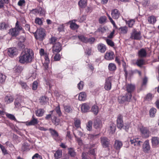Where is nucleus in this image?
<instances>
[{"instance_id":"nucleus-60","label":"nucleus","mask_w":159,"mask_h":159,"mask_svg":"<svg viewBox=\"0 0 159 159\" xmlns=\"http://www.w3.org/2000/svg\"><path fill=\"white\" fill-rule=\"evenodd\" d=\"M106 42L107 43V44L111 47H113L114 46V43L111 40L107 39L106 40Z\"/></svg>"},{"instance_id":"nucleus-27","label":"nucleus","mask_w":159,"mask_h":159,"mask_svg":"<svg viewBox=\"0 0 159 159\" xmlns=\"http://www.w3.org/2000/svg\"><path fill=\"white\" fill-rule=\"evenodd\" d=\"M48 99L46 96H42L39 99L40 103L41 105H44L48 102Z\"/></svg>"},{"instance_id":"nucleus-10","label":"nucleus","mask_w":159,"mask_h":159,"mask_svg":"<svg viewBox=\"0 0 159 159\" xmlns=\"http://www.w3.org/2000/svg\"><path fill=\"white\" fill-rule=\"evenodd\" d=\"M111 15L114 19H117L120 16V13L117 9H115L111 10Z\"/></svg>"},{"instance_id":"nucleus-57","label":"nucleus","mask_w":159,"mask_h":159,"mask_svg":"<svg viewBox=\"0 0 159 159\" xmlns=\"http://www.w3.org/2000/svg\"><path fill=\"white\" fill-rule=\"evenodd\" d=\"M135 20L134 19H131L127 21V23L129 27H132L135 23Z\"/></svg>"},{"instance_id":"nucleus-11","label":"nucleus","mask_w":159,"mask_h":159,"mask_svg":"<svg viewBox=\"0 0 159 159\" xmlns=\"http://www.w3.org/2000/svg\"><path fill=\"white\" fill-rule=\"evenodd\" d=\"M49 131L53 138L55 140L58 141L59 139V135L58 133L55 130L52 128H50Z\"/></svg>"},{"instance_id":"nucleus-41","label":"nucleus","mask_w":159,"mask_h":159,"mask_svg":"<svg viewBox=\"0 0 159 159\" xmlns=\"http://www.w3.org/2000/svg\"><path fill=\"white\" fill-rule=\"evenodd\" d=\"M64 108L65 111L68 113H71L72 111V108L69 105L64 106Z\"/></svg>"},{"instance_id":"nucleus-19","label":"nucleus","mask_w":159,"mask_h":159,"mask_svg":"<svg viewBox=\"0 0 159 159\" xmlns=\"http://www.w3.org/2000/svg\"><path fill=\"white\" fill-rule=\"evenodd\" d=\"M97 48L98 51L102 53L104 52L106 50V46L102 43H100L98 45Z\"/></svg>"},{"instance_id":"nucleus-24","label":"nucleus","mask_w":159,"mask_h":159,"mask_svg":"<svg viewBox=\"0 0 159 159\" xmlns=\"http://www.w3.org/2000/svg\"><path fill=\"white\" fill-rule=\"evenodd\" d=\"M122 143L121 141L116 140L114 144V148L117 150L120 149L122 147Z\"/></svg>"},{"instance_id":"nucleus-25","label":"nucleus","mask_w":159,"mask_h":159,"mask_svg":"<svg viewBox=\"0 0 159 159\" xmlns=\"http://www.w3.org/2000/svg\"><path fill=\"white\" fill-rule=\"evenodd\" d=\"M9 34L12 36H16L19 34V32L15 28L11 29L9 30Z\"/></svg>"},{"instance_id":"nucleus-9","label":"nucleus","mask_w":159,"mask_h":159,"mask_svg":"<svg viewBox=\"0 0 159 159\" xmlns=\"http://www.w3.org/2000/svg\"><path fill=\"white\" fill-rule=\"evenodd\" d=\"M111 77L106 79L104 86L105 89L107 90H110L111 88Z\"/></svg>"},{"instance_id":"nucleus-52","label":"nucleus","mask_w":159,"mask_h":159,"mask_svg":"<svg viewBox=\"0 0 159 159\" xmlns=\"http://www.w3.org/2000/svg\"><path fill=\"white\" fill-rule=\"evenodd\" d=\"M57 38L56 37L54 36H52L49 39V43L50 44L54 45L56 43H57L56 41H57Z\"/></svg>"},{"instance_id":"nucleus-39","label":"nucleus","mask_w":159,"mask_h":159,"mask_svg":"<svg viewBox=\"0 0 159 159\" xmlns=\"http://www.w3.org/2000/svg\"><path fill=\"white\" fill-rule=\"evenodd\" d=\"M91 111L94 114L97 115L99 111L98 107L97 105H93L92 107Z\"/></svg>"},{"instance_id":"nucleus-29","label":"nucleus","mask_w":159,"mask_h":159,"mask_svg":"<svg viewBox=\"0 0 159 159\" xmlns=\"http://www.w3.org/2000/svg\"><path fill=\"white\" fill-rule=\"evenodd\" d=\"M86 94L85 92H82L79 94L78 98L80 101H84L86 100Z\"/></svg>"},{"instance_id":"nucleus-32","label":"nucleus","mask_w":159,"mask_h":159,"mask_svg":"<svg viewBox=\"0 0 159 159\" xmlns=\"http://www.w3.org/2000/svg\"><path fill=\"white\" fill-rule=\"evenodd\" d=\"M148 23L150 24H154L156 21V19L154 16H151L148 17Z\"/></svg>"},{"instance_id":"nucleus-3","label":"nucleus","mask_w":159,"mask_h":159,"mask_svg":"<svg viewBox=\"0 0 159 159\" xmlns=\"http://www.w3.org/2000/svg\"><path fill=\"white\" fill-rule=\"evenodd\" d=\"M132 97V94L127 93L124 95L119 97L118 98L119 102L120 103H123L125 102H129L131 100Z\"/></svg>"},{"instance_id":"nucleus-1","label":"nucleus","mask_w":159,"mask_h":159,"mask_svg":"<svg viewBox=\"0 0 159 159\" xmlns=\"http://www.w3.org/2000/svg\"><path fill=\"white\" fill-rule=\"evenodd\" d=\"M34 58V53L30 48H26L21 53L19 57V62L22 64H27L32 62Z\"/></svg>"},{"instance_id":"nucleus-22","label":"nucleus","mask_w":159,"mask_h":159,"mask_svg":"<svg viewBox=\"0 0 159 159\" xmlns=\"http://www.w3.org/2000/svg\"><path fill=\"white\" fill-rule=\"evenodd\" d=\"M30 144L26 143L25 142L23 143L21 148V150L22 152L27 151H29L30 148Z\"/></svg>"},{"instance_id":"nucleus-20","label":"nucleus","mask_w":159,"mask_h":159,"mask_svg":"<svg viewBox=\"0 0 159 159\" xmlns=\"http://www.w3.org/2000/svg\"><path fill=\"white\" fill-rule=\"evenodd\" d=\"M126 90L127 93H131L135 89V86L131 84H128L126 85Z\"/></svg>"},{"instance_id":"nucleus-53","label":"nucleus","mask_w":159,"mask_h":159,"mask_svg":"<svg viewBox=\"0 0 159 159\" xmlns=\"http://www.w3.org/2000/svg\"><path fill=\"white\" fill-rule=\"evenodd\" d=\"M84 85V82L82 81H80L78 84L77 88L79 90H81L83 89Z\"/></svg>"},{"instance_id":"nucleus-28","label":"nucleus","mask_w":159,"mask_h":159,"mask_svg":"<svg viewBox=\"0 0 159 159\" xmlns=\"http://www.w3.org/2000/svg\"><path fill=\"white\" fill-rule=\"evenodd\" d=\"M119 30L120 34H125L127 32L128 28L126 26H122L119 28Z\"/></svg>"},{"instance_id":"nucleus-34","label":"nucleus","mask_w":159,"mask_h":159,"mask_svg":"<svg viewBox=\"0 0 159 159\" xmlns=\"http://www.w3.org/2000/svg\"><path fill=\"white\" fill-rule=\"evenodd\" d=\"M62 151L58 150L54 154V156L55 159H59L61 158L62 156Z\"/></svg>"},{"instance_id":"nucleus-15","label":"nucleus","mask_w":159,"mask_h":159,"mask_svg":"<svg viewBox=\"0 0 159 159\" xmlns=\"http://www.w3.org/2000/svg\"><path fill=\"white\" fill-rule=\"evenodd\" d=\"M38 119L35 118L34 116L32 117L31 120L30 121L26 122V125L28 126L35 125L38 123Z\"/></svg>"},{"instance_id":"nucleus-56","label":"nucleus","mask_w":159,"mask_h":159,"mask_svg":"<svg viewBox=\"0 0 159 159\" xmlns=\"http://www.w3.org/2000/svg\"><path fill=\"white\" fill-rule=\"evenodd\" d=\"M13 98L11 96H7L5 98V101L7 103H10L13 101Z\"/></svg>"},{"instance_id":"nucleus-54","label":"nucleus","mask_w":159,"mask_h":159,"mask_svg":"<svg viewBox=\"0 0 159 159\" xmlns=\"http://www.w3.org/2000/svg\"><path fill=\"white\" fill-rule=\"evenodd\" d=\"M92 124L93 122L92 121L90 120L88 121V123L86 124V129L87 130L90 131L92 130Z\"/></svg>"},{"instance_id":"nucleus-50","label":"nucleus","mask_w":159,"mask_h":159,"mask_svg":"<svg viewBox=\"0 0 159 159\" xmlns=\"http://www.w3.org/2000/svg\"><path fill=\"white\" fill-rule=\"evenodd\" d=\"M15 29L16 30H17L19 33V31L21 30L23 31H24L22 27L19 25V21H17L16 23V26Z\"/></svg>"},{"instance_id":"nucleus-43","label":"nucleus","mask_w":159,"mask_h":159,"mask_svg":"<svg viewBox=\"0 0 159 159\" xmlns=\"http://www.w3.org/2000/svg\"><path fill=\"white\" fill-rule=\"evenodd\" d=\"M9 2V0H0V9L4 7V4H7Z\"/></svg>"},{"instance_id":"nucleus-13","label":"nucleus","mask_w":159,"mask_h":159,"mask_svg":"<svg viewBox=\"0 0 159 159\" xmlns=\"http://www.w3.org/2000/svg\"><path fill=\"white\" fill-rule=\"evenodd\" d=\"M130 142L134 146H140L141 145V143L142 142L139 140L138 138L130 139Z\"/></svg>"},{"instance_id":"nucleus-8","label":"nucleus","mask_w":159,"mask_h":159,"mask_svg":"<svg viewBox=\"0 0 159 159\" xmlns=\"http://www.w3.org/2000/svg\"><path fill=\"white\" fill-rule=\"evenodd\" d=\"M61 49V45L59 42L56 43L52 46V51L54 53H58Z\"/></svg>"},{"instance_id":"nucleus-5","label":"nucleus","mask_w":159,"mask_h":159,"mask_svg":"<svg viewBox=\"0 0 159 159\" xmlns=\"http://www.w3.org/2000/svg\"><path fill=\"white\" fill-rule=\"evenodd\" d=\"M7 54L11 58L16 56L18 54V50L15 47L9 48L8 49Z\"/></svg>"},{"instance_id":"nucleus-2","label":"nucleus","mask_w":159,"mask_h":159,"mask_svg":"<svg viewBox=\"0 0 159 159\" xmlns=\"http://www.w3.org/2000/svg\"><path fill=\"white\" fill-rule=\"evenodd\" d=\"M33 33L35 38L39 41H42L46 36L44 30L42 28L37 29L36 31Z\"/></svg>"},{"instance_id":"nucleus-38","label":"nucleus","mask_w":159,"mask_h":159,"mask_svg":"<svg viewBox=\"0 0 159 159\" xmlns=\"http://www.w3.org/2000/svg\"><path fill=\"white\" fill-rule=\"evenodd\" d=\"M110 133L112 134L114 133L116 129V126L115 124L111 123L110 124Z\"/></svg>"},{"instance_id":"nucleus-61","label":"nucleus","mask_w":159,"mask_h":159,"mask_svg":"<svg viewBox=\"0 0 159 159\" xmlns=\"http://www.w3.org/2000/svg\"><path fill=\"white\" fill-rule=\"evenodd\" d=\"M38 86V83L36 81H34L32 85V89L33 90H35L37 89Z\"/></svg>"},{"instance_id":"nucleus-55","label":"nucleus","mask_w":159,"mask_h":159,"mask_svg":"<svg viewBox=\"0 0 159 159\" xmlns=\"http://www.w3.org/2000/svg\"><path fill=\"white\" fill-rule=\"evenodd\" d=\"M6 116L9 119L11 120H14L15 121H16V118L15 117L13 114L9 113H7L6 114Z\"/></svg>"},{"instance_id":"nucleus-26","label":"nucleus","mask_w":159,"mask_h":159,"mask_svg":"<svg viewBox=\"0 0 159 159\" xmlns=\"http://www.w3.org/2000/svg\"><path fill=\"white\" fill-rule=\"evenodd\" d=\"M145 60L141 58L138 59L135 64L138 66L141 67L143 65L145 64Z\"/></svg>"},{"instance_id":"nucleus-23","label":"nucleus","mask_w":159,"mask_h":159,"mask_svg":"<svg viewBox=\"0 0 159 159\" xmlns=\"http://www.w3.org/2000/svg\"><path fill=\"white\" fill-rule=\"evenodd\" d=\"M73 133L74 136L76 138L78 137H81L83 135V133L77 129H75L73 130Z\"/></svg>"},{"instance_id":"nucleus-44","label":"nucleus","mask_w":159,"mask_h":159,"mask_svg":"<svg viewBox=\"0 0 159 159\" xmlns=\"http://www.w3.org/2000/svg\"><path fill=\"white\" fill-rule=\"evenodd\" d=\"M79 39L82 42L87 43V38L83 35H80L78 36Z\"/></svg>"},{"instance_id":"nucleus-21","label":"nucleus","mask_w":159,"mask_h":159,"mask_svg":"<svg viewBox=\"0 0 159 159\" xmlns=\"http://www.w3.org/2000/svg\"><path fill=\"white\" fill-rule=\"evenodd\" d=\"M141 32L140 31L137 32L134 31L133 32L132 34H131V36L133 37L134 39L136 40H138L140 39V38Z\"/></svg>"},{"instance_id":"nucleus-30","label":"nucleus","mask_w":159,"mask_h":159,"mask_svg":"<svg viewBox=\"0 0 159 159\" xmlns=\"http://www.w3.org/2000/svg\"><path fill=\"white\" fill-rule=\"evenodd\" d=\"M94 127L96 129L101 127L102 126V122L99 120H96L94 122Z\"/></svg>"},{"instance_id":"nucleus-46","label":"nucleus","mask_w":159,"mask_h":159,"mask_svg":"<svg viewBox=\"0 0 159 159\" xmlns=\"http://www.w3.org/2000/svg\"><path fill=\"white\" fill-rule=\"evenodd\" d=\"M55 111L56 112L57 114L59 116H61L62 115V113L61 112L60 106L59 104L55 108Z\"/></svg>"},{"instance_id":"nucleus-4","label":"nucleus","mask_w":159,"mask_h":159,"mask_svg":"<svg viewBox=\"0 0 159 159\" xmlns=\"http://www.w3.org/2000/svg\"><path fill=\"white\" fill-rule=\"evenodd\" d=\"M139 129L141 135L143 137L147 138L149 137L150 132L147 128L142 126L140 127Z\"/></svg>"},{"instance_id":"nucleus-58","label":"nucleus","mask_w":159,"mask_h":159,"mask_svg":"<svg viewBox=\"0 0 159 159\" xmlns=\"http://www.w3.org/2000/svg\"><path fill=\"white\" fill-rule=\"evenodd\" d=\"M107 20V17L105 16H101L99 19V22L100 24H102Z\"/></svg>"},{"instance_id":"nucleus-64","label":"nucleus","mask_w":159,"mask_h":159,"mask_svg":"<svg viewBox=\"0 0 159 159\" xmlns=\"http://www.w3.org/2000/svg\"><path fill=\"white\" fill-rule=\"evenodd\" d=\"M82 159H89V156L86 152H83L81 155Z\"/></svg>"},{"instance_id":"nucleus-14","label":"nucleus","mask_w":159,"mask_h":159,"mask_svg":"<svg viewBox=\"0 0 159 159\" xmlns=\"http://www.w3.org/2000/svg\"><path fill=\"white\" fill-rule=\"evenodd\" d=\"M90 108L89 105L88 103H84L82 104L81 109L83 112H86L89 111Z\"/></svg>"},{"instance_id":"nucleus-17","label":"nucleus","mask_w":159,"mask_h":159,"mask_svg":"<svg viewBox=\"0 0 159 159\" xmlns=\"http://www.w3.org/2000/svg\"><path fill=\"white\" fill-rule=\"evenodd\" d=\"M138 54L139 57L141 58L146 57L147 55L146 50L143 48H141L139 50Z\"/></svg>"},{"instance_id":"nucleus-59","label":"nucleus","mask_w":159,"mask_h":159,"mask_svg":"<svg viewBox=\"0 0 159 159\" xmlns=\"http://www.w3.org/2000/svg\"><path fill=\"white\" fill-rule=\"evenodd\" d=\"M23 70L22 67L20 66H18L15 68V71L16 72L20 73Z\"/></svg>"},{"instance_id":"nucleus-7","label":"nucleus","mask_w":159,"mask_h":159,"mask_svg":"<svg viewBox=\"0 0 159 159\" xmlns=\"http://www.w3.org/2000/svg\"><path fill=\"white\" fill-rule=\"evenodd\" d=\"M123 116L121 115L118 116L116 120V126L120 129H121L124 127V122L123 120Z\"/></svg>"},{"instance_id":"nucleus-49","label":"nucleus","mask_w":159,"mask_h":159,"mask_svg":"<svg viewBox=\"0 0 159 159\" xmlns=\"http://www.w3.org/2000/svg\"><path fill=\"white\" fill-rule=\"evenodd\" d=\"M157 110L154 108H152L149 111V114L151 117H153L155 116Z\"/></svg>"},{"instance_id":"nucleus-18","label":"nucleus","mask_w":159,"mask_h":159,"mask_svg":"<svg viewBox=\"0 0 159 159\" xmlns=\"http://www.w3.org/2000/svg\"><path fill=\"white\" fill-rule=\"evenodd\" d=\"M114 55L112 52H107L105 55V58L108 60H111L114 59Z\"/></svg>"},{"instance_id":"nucleus-40","label":"nucleus","mask_w":159,"mask_h":159,"mask_svg":"<svg viewBox=\"0 0 159 159\" xmlns=\"http://www.w3.org/2000/svg\"><path fill=\"white\" fill-rule=\"evenodd\" d=\"M21 100L18 98H17L16 99L14 102V104L15 105V107L19 108L21 107Z\"/></svg>"},{"instance_id":"nucleus-63","label":"nucleus","mask_w":159,"mask_h":159,"mask_svg":"<svg viewBox=\"0 0 159 159\" xmlns=\"http://www.w3.org/2000/svg\"><path fill=\"white\" fill-rule=\"evenodd\" d=\"M32 159H43L42 157L38 153H35L32 157Z\"/></svg>"},{"instance_id":"nucleus-42","label":"nucleus","mask_w":159,"mask_h":159,"mask_svg":"<svg viewBox=\"0 0 159 159\" xmlns=\"http://www.w3.org/2000/svg\"><path fill=\"white\" fill-rule=\"evenodd\" d=\"M38 14L41 16H43L45 13L44 9L40 7H38Z\"/></svg>"},{"instance_id":"nucleus-62","label":"nucleus","mask_w":159,"mask_h":159,"mask_svg":"<svg viewBox=\"0 0 159 159\" xmlns=\"http://www.w3.org/2000/svg\"><path fill=\"white\" fill-rule=\"evenodd\" d=\"M95 40V38L94 37L87 38V43H89L91 44H93Z\"/></svg>"},{"instance_id":"nucleus-37","label":"nucleus","mask_w":159,"mask_h":159,"mask_svg":"<svg viewBox=\"0 0 159 159\" xmlns=\"http://www.w3.org/2000/svg\"><path fill=\"white\" fill-rule=\"evenodd\" d=\"M68 149V153L72 157H74L76 155V152L74 149L72 148H69Z\"/></svg>"},{"instance_id":"nucleus-47","label":"nucleus","mask_w":159,"mask_h":159,"mask_svg":"<svg viewBox=\"0 0 159 159\" xmlns=\"http://www.w3.org/2000/svg\"><path fill=\"white\" fill-rule=\"evenodd\" d=\"M43 18H40L39 17H36L35 20V23L40 25H42L43 24Z\"/></svg>"},{"instance_id":"nucleus-12","label":"nucleus","mask_w":159,"mask_h":159,"mask_svg":"<svg viewBox=\"0 0 159 159\" xmlns=\"http://www.w3.org/2000/svg\"><path fill=\"white\" fill-rule=\"evenodd\" d=\"M143 151L145 152H148L150 149L149 140H146L144 142L143 144Z\"/></svg>"},{"instance_id":"nucleus-51","label":"nucleus","mask_w":159,"mask_h":159,"mask_svg":"<svg viewBox=\"0 0 159 159\" xmlns=\"http://www.w3.org/2000/svg\"><path fill=\"white\" fill-rule=\"evenodd\" d=\"M8 27V25L5 22L0 23V29L1 30H6Z\"/></svg>"},{"instance_id":"nucleus-6","label":"nucleus","mask_w":159,"mask_h":159,"mask_svg":"<svg viewBox=\"0 0 159 159\" xmlns=\"http://www.w3.org/2000/svg\"><path fill=\"white\" fill-rule=\"evenodd\" d=\"M101 142L103 148H106L109 147L110 140L107 138L105 137H101Z\"/></svg>"},{"instance_id":"nucleus-45","label":"nucleus","mask_w":159,"mask_h":159,"mask_svg":"<svg viewBox=\"0 0 159 159\" xmlns=\"http://www.w3.org/2000/svg\"><path fill=\"white\" fill-rule=\"evenodd\" d=\"M52 122L56 125H57L59 124V120L57 118L56 116H52Z\"/></svg>"},{"instance_id":"nucleus-36","label":"nucleus","mask_w":159,"mask_h":159,"mask_svg":"<svg viewBox=\"0 0 159 159\" xmlns=\"http://www.w3.org/2000/svg\"><path fill=\"white\" fill-rule=\"evenodd\" d=\"M86 0H80L78 2L79 7L81 8H84L87 5Z\"/></svg>"},{"instance_id":"nucleus-31","label":"nucleus","mask_w":159,"mask_h":159,"mask_svg":"<svg viewBox=\"0 0 159 159\" xmlns=\"http://www.w3.org/2000/svg\"><path fill=\"white\" fill-rule=\"evenodd\" d=\"M45 112V111L43 109L40 108L35 111L36 115L39 117H41L43 116Z\"/></svg>"},{"instance_id":"nucleus-35","label":"nucleus","mask_w":159,"mask_h":159,"mask_svg":"<svg viewBox=\"0 0 159 159\" xmlns=\"http://www.w3.org/2000/svg\"><path fill=\"white\" fill-rule=\"evenodd\" d=\"M109 70L111 71H114L116 69V66L114 63H110L108 66Z\"/></svg>"},{"instance_id":"nucleus-33","label":"nucleus","mask_w":159,"mask_h":159,"mask_svg":"<svg viewBox=\"0 0 159 159\" xmlns=\"http://www.w3.org/2000/svg\"><path fill=\"white\" fill-rule=\"evenodd\" d=\"M73 20H70L68 23L70 22V27L71 29L72 30H75L77 29L79 27L78 25L76 24L75 23L73 22Z\"/></svg>"},{"instance_id":"nucleus-16","label":"nucleus","mask_w":159,"mask_h":159,"mask_svg":"<svg viewBox=\"0 0 159 159\" xmlns=\"http://www.w3.org/2000/svg\"><path fill=\"white\" fill-rule=\"evenodd\" d=\"M152 145L154 147H157L159 144V138L157 137H153L151 139Z\"/></svg>"},{"instance_id":"nucleus-48","label":"nucleus","mask_w":159,"mask_h":159,"mask_svg":"<svg viewBox=\"0 0 159 159\" xmlns=\"http://www.w3.org/2000/svg\"><path fill=\"white\" fill-rule=\"evenodd\" d=\"M19 84L21 86L22 88L25 90H28L29 89V87L27 86L26 83L22 81H20Z\"/></svg>"}]
</instances>
